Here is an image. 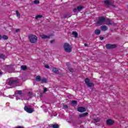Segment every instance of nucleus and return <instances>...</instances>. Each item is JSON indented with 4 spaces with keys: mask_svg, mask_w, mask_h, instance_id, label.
Here are the masks:
<instances>
[{
    "mask_svg": "<svg viewBox=\"0 0 128 128\" xmlns=\"http://www.w3.org/2000/svg\"><path fill=\"white\" fill-rule=\"evenodd\" d=\"M16 32H20V29H16L15 30Z\"/></svg>",
    "mask_w": 128,
    "mask_h": 128,
    "instance_id": "obj_32",
    "label": "nucleus"
},
{
    "mask_svg": "<svg viewBox=\"0 0 128 128\" xmlns=\"http://www.w3.org/2000/svg\"><path fill=\"white\" fill-rule=\"evenodd\" d=\"M50 36H46V35H44V34H42V35L40 36V37L42 38H43V39L50 38Z\"/></svg>",
    "mask_w": 128,
    "mask_h": 128,
    "instance_id": "obj_12",
    "label": "nucleus"
},
{
    "mask_svg": "<svg viewBox=\"0 0 128 128\" xmlns=\"http://www.w3.org/2000/svg\"><path fill=\"white\" fill-rule=\"evenodd\" d=\"M0 40H2V36L0 34Z\"/></svg>",
    "mask_w": 128,
    "mask_h": 128,
    "instance_id": "obj_41",
    "label": "nucleus"
},
{
    "mask_svg": "<svg viewBox=\"0 0 128 128\" xmlns=\"http://www.w3.org/2000/svg\"><path fill=\"white\" fill-rule=\"evenodd\" d=\"M47 91H48V88H44V92H46Z\"/></svg>",
    "mask_w": 128,
    "mask_h": 128,
    "instance_id": "obj_35",
    "label": "nucleus"
},
{
    "mask_svg": "<svg viewBox=\"0 0 128 128\" xmlns=\"http://www.w3.org/2000/svg\"><path fill=\"white\" fill-rule=\"evenodd\" d=\"M106 24H107V26L112 25V22L110 21V20H107V22H106Z\"/></svg>",
    "mask_w": 128,
    "mask_h": 128,
    "instance_id": "obj_21",
    "label": "nucleus"
},
{
    "mask_svg": "<svg viewBox=\"0 0 128 128\" xmlns=\"http://www.w3.org/2000/svg\"><path fill=\"white\" fill-rule=\"evenodd\" d=\"M16 14L17 18H20V12H18V10H16Z\"/></svg>",
    "mask_w": 128,
    "mask_h": 128,
    "instance_id": "obj_25",
    "label": "nucleus"
},
{
    "mask_svg": "<svg viewBox=\"0 0 128 128\" xmlns=\"http://www.w3.org/2000/svg\"><path fill=\"white\" fill-rule=\"evenodd\" d=\"M64 48L66 52H72V46L68 43H64Z\"/></svg>",
    "mask_w": 128,
    "mask_h": 128,
    "instance_id": "obj_2",
    "label": "nucleus"
},
{
    "mask_svg": "<svg viewBox=\"0 0 128 128\" xmlns=\"http://www.w3.org/2000/svg\"><path fill=\"white\" fill-rule=\"evenodd\" d=\"M76 102H78L76 100H72L71 104L72 106H76Z\"/></svg>",
    "mask_w": 128,
    "mask_h": 128,
    "instance_id": "obj_24",
    "label": "nucleus"
},
{
    "mask_svg": "<svg viewBox=\"0 0 128 128\" xmlns=\"http://www.w3.org/2000/svg\"><path fill=\"white\" fill-rule=\"evenodd\" d=\"M127 8H128V6H127Z\"/></svg>",
    "mask_w": 128,
    "mask_h": 128,
    "instance_id": "obj_46",
    "label": "nucleus"
},
{
    "mask_svg": "<svg viewBox=\"0 0 128 128\" xmlns=\"http://www.w3.org/2000/svg\"><path fill=\"white\" fill-rule=\"evenodd\" d=\"M42 80V78H40V76H38L36 77V82H41Z\"/></svg>",
    "mask_w": 128,
    "mask_h": 128,
    "instance_id": "obj_18",
    "label": "nucleus"
},
{
    "mask_svg": "<svg viewBox=\"0 0 128 128\" xmlns=\"http://www.w3.org/2000/svg\"><path fill=\"white\" fill-rule=\"evenodd\" d=\"M54 40H52L50 41V44H54Z\"/></svg>",
    "mask_w": 128,
    "mask_h": 128,
    "instance_id": "obj_40",
    "label": "nucleus"
},
{
    "mask_svg": "<svg viewBox=\"0 0 128 128\" xmlns=\"http://www.w3.org/2000/svg\"><path fill=\"white\" fill-rule=\"evenodd\" d=\"M84 46H86V44H84Z\"/></svg>",
    "mask_w": 128,
    "mask_h": 128,
    "instance_id": "obj_44",
    "label": "nucleus"
},
{
    "mask_svg": "<svg viewBox=\"0 0 128 128\" xmlns=\"http://www.w3.org/2000/svg\"><path fill=\"white\" fill-rule=\"evenodd\" d=\"M68 70L70 72H74V69L71 68H68Z\"/></svg>",
    "mask_w": 128,
    "mask_h": 128,
    "instance_id": "obj_31",
    "label": "nucleus"
},
{
    "mask_svg": "<svg viewBox=\"0 0 128 128\" xmlns=\"http://www.w3.org/2000/svg\"><path fill=\"white\" fill-rule=\"evenodd\" d=\"M106 22V18L104 17H99L98 20L96 22V24L98 26V24H102Z\"/></svg>",
    "mask_w": 128,
    "mask_h": 128,
    "instance_id": "obj_3",
    "label": "nucleus"
},
{
    "mask_svg": "<svg viewBox=\"0 0 128 128\" xmlns=\"http://www.w3.org/2000/svg\"><path fill=\"white\" fill-rule=\"evenodd\" d=\"M45 68H50V66L48 65H46V66H45Z\"/></svg>",
    "mask_w": 128,
    "mask_h": 128,
    "instance_id": "obj_37",
    "label": "nucleus"
},
{
    "mask_svg": "<svg viewBox=\"0 0 128 128\" xmlns=\"http://www.w3.org/2000/svg\"><path fill=\"white\" fill-rule=\"evenodd\" d=\"M27 68L26 66H21V70H26Z\"/></svg>",
    "mask_w": 128,
    "mask_h": 128,
    "instance_id": "obj_23",
    "label": "nucleus"
},
{
    "mask_svg": "<svg viewBox=\"0 0 128 128\" xmlns=\"http://www.w3.org/2000/svg\"><path fill=\"white\" fill-rule=\"evenodd\" d=\"M88 86V88H91L92 86H94V84H93V83L92 82H88L87 84Z\"/></svg>",
    "mask_w": 128,
    "mask_h": 128,
    "instance_id": "obj_22",
    "label": "nucleus"
},
{
    "mask_svg": "<svg viewBox=\"0 0 128 128\" xmlns=\"http://www.w3.org/2000/svg\"><path fill=\"white\" fill-rule=\"evenodd\" d=\"M104 2L106 6H110L112 4V2L110 0H106Z\"/></svg>",
    "mask_w": 128,
    "mask_h": 128,
    "instance_id": "obj_8",
    "label": "nucleus"
},
{
    "mask_svg": "<svg viewBox=\"0 0 128 128\" xmlns=\"http://www.w3.org/2000/svg\"><path fill=\"white\" fill-rule=\"evenodd\" d=\"M24 110H26V112H28V114H32V112H34V109H32L30 108H28L26 106H24Z\"/></svg>",
    "mask_w": 128,
    "mask_h": 128,
    "instance_id": "obj_4",
    "label": "nucleus"
},
{
    "mask_svg": "<svg viewBox=\"0 0 128 128\" xmlns=\"http://www.w3.org/2000/svg\"><path fill=\"white\" fill-rule=\"evenodd\" d=\"M42 18V15H38L35 17L36 20H38V18Z\"/></svg>",
    "mask_w": 128,
    "mask_h": 128,
    "instance_id": "obj_26",
    "label": "nucleus"
},
{
    "mask_svg": "<svg viewBox=\"0 0 128 128\" xmlns=\"http://www.w3.org/2000/svg\"><path fill=\"white\" fill-rule=\"evenodd\" d=\"M78 110L80 112H86V108H84V107H78Z\"/></svg>",
    "mask_w": 128,
    "mask_h": 128,
    "instance_id": "obj_9",
    "label": "nucleus"
},
{
    "mask_svg": "<svg viewBox=\"0 0 128 128\" xmlns=\"http://www.w3.org/2000/svg\"><path fill=\"white\" fill-rule=\"evenodd\" d=\"M20 100V98H18V97L16 98V100Z\"/></svg>",
    "mask_w": 128,
    "mask_h": 128,
    "instance_id": "obj_42",
    "label": "nucleus"
},
{
    "mask_svg": "<svg viewBox=\"0 0 128 128\" xmlns=\"http://www.w3.org/2000/svg\"><path fill=\"white\" fill-rule=\"evenodd\" d=\"M28 38L31 44H36L38 41V37L34 34L30 35Z\"/></svg>",
    "mask_w": 128,
    "mask_h": 128,
    "instance_id": "obj_1",
    "label": "nucleus"
},
{
    "mask_svg": "<svg viewBox=\"0 0 128 128\" xmlns=\"http://www.w3.org/2000/svg\"><path fill=\"white\" fill-rule=\"evenodd\" d=\"M106 48H108V50H110V48H116V45L107 44L106 45Z\"/></svg>",
    "mask_w": 128,
    "mask_h": 128,
    "instance_id": "obj_7",
    "label": "nucleus"
},
{
    "mask_svg": "<svg viewBox=\"0 0 128 128\" xmlns=\"http://www.w3.org/2000/svg\"><path fill=\"white\" fill-rule=\"evenodd\" d=\"M85 82H86V84H89V82H90V79H88V78H86L85 79Z\"/></svg>",
    "mask_w": 128,
    "mask_h": 128,
    "instance_id": "obj_27",
    "label": "nucleus"
},
{
    "mask_svg": "<svg viewBox=\"0 0 128 128\" xmlns=\"http://www.w3.org/2000/svg\"><path fill=\"white\" fill-rule=\"evenodd\" d=\"M52 72L54 74H58V70L56 68H53L52 69Z\"/></svg>",
    "mask_w": 128,
    "mask_h": 128,
    "instance_id": "obj_16",
    "label": "nucleus"
},
{
    "mask_svg": "<svg viewBox=\"0 0 128 128\" xmlns=\"http://www.w3.org/2000/svg\"><path fill=\"white\" fill-rule=\"evenodd\" d=\"M52 128H58V124H54L52 126Z\"/></svg>",
    "mask_w": 128,
    "mask_h": 128,
    "instance_id": "obj_30",
    "label": "nucleus"
},
{
    "mask_svg": "<svg viewBox=\"0 0 128 128\" xmlns=\"http://www.w3.org/2000/svg\"><path fill=\"white\" fill-rule=\"evenodd\" d=\"M18 93L20 94L19 96H20L22 94V90H18Z\"/></svg>",
    "mask_w": 128,
    "mask_h": 128,
    "instance_id": "obj_34",
    "label": "nucleus"
},
{
    "mask_svg": "<svg viewBox=\"0 0 128 128\" xmlns=\"http://www.w3.org/2000/svg\"><path fill=\"white\" fill-rule=\"evenodd\" d=\"M29 96H32V92H29Z\"/></svg>",
    "mask_w": 128,
    "mask_h": 128,
    "instance_id": "obj_38",
    "label": "nucleus"
},
{
    "mask_svg": "<svg viewBox=\"0 0 128 128\" xmlns=\"http://www.w3.org/2000/svg\"><path fill=\"white\" fill-rule=\"evenodd\" d=\"M88 112H85V113H83L82 114L79 116V118H82L84 116H88Z\"/></svg>",
    "mask_w": 128,
    "mask_h": 128,
    "instance_id": "obj_17",
    "label": "nucleus"
},
{
    "mask_svg": "<svg viewBox=\"0 0 128 128\" xmlns=\"http://www.w3.org/2000/svg\"><path fill=\"white\" fill-rule=\"evenodd\" d=\"M94 120L96 122H100V118H97L96 119H94Z\"/></svg>",
    "mask_w": 128,
    "mask_h": 128,
    "instance_id": "obj_33",
    "label": "nucleus"
},
{
    "mask_svg": "<svg viewBox=\"0 0 128 128\" xmlns=\"http://www.w3.org/2000/svg\"><path fill=\"white\" fill-rule=\"evenodd\" d=\"M16 84V81L14 80H10V81L8 82V84H9V86H12V84Z\"/></svg>",
    "mask_w": 128,
    "mask_h": 128,
    "instance_id": "obj_14",
    "label": "nucleus"
},
{
    "mask_svg": "<svg viewBox=\"0 0 128 128\" xmlns=\"http://www.w3.org/2000/svg\"><path fill=\"white\" fill-rule=\"evenodd\" d=\"M94 32L95 34H96V36H98L99 34H100V30L97 29L95 30Z\"/></svg>",
    "mask_w": 128,
    "mask_h": 128,
    "instance_id": "obj_15",
    "label": "nucleus"
},
{
    "mask_svg": "<svg viewBox=\"0 0 128 128\" xmlns=\"http://www.w3.org/2000/svg\"><path fill=\"white\" fill-rule=\"evenodd\" d=\"M100 28L103 32H106V30H108V26L104 25L103 26H101Z\"/></svg>",
    "mask_w": 128,
    "mask_h": 128,
    "instance_id": "obj_10",
    "label": "nucleus"
},
{
    "mask_svg": "<svg viewBox=\"0 0 128 128\" xmlns=\"http://www.w3.org/2000/svg\"><path fill=\"white\" fill-rule=\"evenodd\" d=\"M48 82V80H46V78H43L42 79H41V82L44 84V83H46Z\"/></svg>",
    "mask_w": 128,
    "mask_h": 128,
    "instance_id": "obj_19",
    "label": "nucleus"
},
{
    "mask_svg": "<svg viewBox=\"0 0 128 128\" xmlns=\"http://www.w3.org/2000/svg\"><path fill=\"white\" fill-rule=\"evenodd\" d=\"M104 37H100V40H104Z\"/></svg>",
    "mask_w": 128,
    "mask_h": 128,
    "instance_id": "obj_39",
    "label": "nucleus"
},
{
    "mask_svg": "<svg viewBox=\"0 0 128 128\" xmlns=\"http://www.w3.org/2000/svg\"><path fill=\"white\" fill-rule=\"evenodd\" d=\"M0 76H2V72H0Z\"/></svg>",
    "mask_w": 128,
    "mask_h": 128,
    "instance_id": "obj_43",
    "label": "nucleus"
},
{
    "mask_svg": "<svg viewBox=\"0 0 128 128\" xmlns=\"http://www.w3.org/2000/svg\"><path fill=\"white\" fill-rule=\"evenodd\" d=\"M107 124H108L109 126H110L112 124H114V120H112L111 119H109L106 122Z\"/></svg>",
    "mask_w": 128,
    "mask_h": 128,
    "instance_id": "obj_11",
    "label": "nucleus"
},
{
    "mask_svg": "<svg viewBox=\"0 0 128 128\" xmlns=\"http://www.w3.org/2000/svg\"><path fill=\"white\" fill-rule=\"evenodd\" d=\"M2 40H8V36L6 35H3L2 36Z\"/></svg>",
    "mask_w": 128,
    "mask_h": 128,
    "instance_id": "obj_13",
    "label": "nucleus"
},
{
    "mask_svg": "<svg viewBox=\"0 0 128 128\" xmlns=\"http://www.w3.org/2000/svg\"><path fill=\"white\" fill-rule=\"evenodd\" d=\"M5 68L8 71V72H14V71H10V70H12V65L6 66Z\"/></svg>",
    "mask_w": 128,
    "mask_h": 128,
    "instance_id": "obj_5",
    "label": "nucleus"
},
{
    "mask_svg": "<svg viewBox=\"0 0 128 128\" xmlns=\"http://www.w3.org/2000/svg\"><path fill=\"white\" fill-rule=\"evenodd\" d=\"M0 58H2V60H6V56L4 55V54H0Z\"/></svg>",
    "mask_w": 128,
    "mask_h": 128,
    "instance_id": "obj_20",
    "label": "nucleus"
},
{
    "mask_svg": "<svg viewBox=\"0 0 128 128\" xmlns=\"http://www.w3.org/2000/svg\"><path fill=\"white\" fill-rule=\"evenodd\" d=\"M72 34L75 38H78V33L76 32H72Z\"/></svg>",
    "mask_w": 128,
    "mask_h": 128,
    "instance_id": "obj_29",
    "label": "nucleus"
},
{
    "mask_svg": "<svg viewBox=\"0 0 128 128\" xmlns=\"http://www.w3.org/2000/svg\"><path fill=\"white\" fill-rule=\"evenodd\" d=\"M68 106L67 105H64V108H68Z\"/></svg>",
    "mask_w": 128,
    "mask_h": 128,
    "instance_id": "obj_36",
    "label": "nucleus"
},
{
    "mask_svg": "<svg viewBox=\"0 0 128 128\" xmlns=\"http://www.w3.org/2000/svg\"><path fill=\"white\" fill-rule=\"evenodd\" d=\"M34 4H40V1L38 0H34Z\"/></svg>",
    "mask_w": 128,
    "mask_h": 128,
    "instance_id": "obj_28",
    "label": "nucleus"
},
{
    "mask_svg": "<svg viewBox=\"0 0 128 128\" xmlns=\"http://www.w3.org/2000/svg\"><path fill=\"white\" fill-rule=\"evenodd\" d=\"M84 8V7L82 6H78L77 7V8H74L73 10V11L74 12H80Z\"/></svg>",
    "mask_w": 128,
    "mask_h": 128,
    "instance_id": "obj_6",
    "label": "nucleus"
},
{
    "mask_svg": "<svg viewBox=\"0 0 128 128\" xmlns=\"http://www.w3.org/2000/svg\"><path fill=\"white\" fill-rule=\"evenodd\" d=\"M26 100H28V98H26Z\"/></svg>",
    "mask_w": 128,
    "mask_h": 128,
    "instance_id": "obj_45",
    "label": "nucleus"
}]
</instances>
